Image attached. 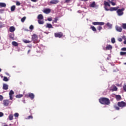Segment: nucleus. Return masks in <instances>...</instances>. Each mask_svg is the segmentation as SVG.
<instances>
[{"instance_id":"1a4fd4ad","label":"nucleus","mask_w":126,"mask_h":126,"mask_svg":"<svg viewBox=\"0 0 126 126\" xmlns=\"http://www.w3.org/2000/svg\"><path fill=\"white\" fill-rule=\"evenodd\" d=\"M110 90L111 91H117V90H118V88L115 85H112L110 88Z\"/></svg>"},{"instance_id":"774afa93","label":"nucleus","mask_w":126,"mask_h":126,"mask_svg":"<svg viewBox=\"0 0 126 126\" xmlns=\"http://www.w3.org/2000/svg\"><path fill=\"white\" fill-rule=\"evenodd\" d=\"M2 70L1 69V68H0V72L2 71Z\"/></svg>"},{"instance_id":"a878e982","label":"nucleus","mask_w":126,"mask_h":126,"mask_svg":"<svg viewBox=\"0 0 126 126\" xmlns=\"http://www.w3.org/2000/svg\"><path fill=\"white\" fill-rule=\"evenodd\" d=\"M9 38H10L11 40H14V34H10L9 35Z\"/></svg>"},{"instance_id":"8fccbe9b","label":"nucleus","mask_w":126,"mask_h":126,"mask_svg":"<svg viewBox=\"0 0 126 126\" xmlns=\"http://www.w3.org/2000/svg\"><path fill=\"white\" fill-rule=\"evenodd\" d=\"M31 1H32V2H37L38 1V0H30Z\"/></svg>"},{"instance_id":"864d4df0","label":"nucleus","mask_w":126,"mask_h":126,"mask_svg":"<svg viewBox=\"0 0 126 126\" xmlns=\"http://www.w3.org/2000/svg\"><path fill=\"white\" fill-rule=\"evenodd\" d=\"M121 51H126V48L123 47V48H121Z\"/></svg>"},{"instance_id":"58836bf2","label":"nucleus","mask_w":126,"mask_h":126,"mask_svg":"<svg viewBox=\"0 0 126 126\" xmlns=\"http://www.w3.org/2000/svg\"><path fill=\"white\" fill-rule=\"evenodd\" d=\"M111 42L112 44H115L116 43V41L115 40V39L114 38L111 39Z\"/></svg>"},{"instance_id":"4d7b16f0","label":"nucleus","mask_w":126,"mask_h":126,"mask_svg":"<svg viewBox=\"0 0 126 126\" xmlns=\"http://www.w3.org/2000/svg\"><path fill=\"white\" fill-rule=\"evenodd\" d=\"M118 41L119 42H122L123 41V39L121 38H118Z\"/></svg>"},{"instance_id":"49530a36","label":"nucleus","mask_w":126,"mask_h":126,"mask_svg":"<svg viewBox=\"0 0 126 126\" xmlns=\"http://www.w3.org/2000/svg\"><path fill=\"white\" fill-rule=\"evenodd\" d=\"M123 90H124V91H126V85H124L123 86Z\"/></svg>"},{"instance_id":"c9c22d12","label":"nucleus","mask_w":126,"mask_h":126,"mask_svg":"<svg viewBox=\"0 0 126 126\" xmlns=\"http://www.w3.org/2000/svg\"><path fill=\"white\" fill-rule=\"evenodd\" d=\"M107 26L109 27V28H112V24H111L110 23H107L106 24Z\"/></svg>"},{"instance_id":"473e14b6","label":"nucleus","mask_w":126,"mask_h":126,"mask_svg":"<svg viewBox=\"0 0 126 126\" xmlns=\"http://www.w3.org/2000/svg\"><path fill=\"white\" fill-rule=\"evenodd\" d=\"M122 27L123 29H126V23L122 24Z\"/></svg>"},{"instance_id":"e2e57ef3","label":"nucleus","mask_w":126,"mask_h":126,"mask_svg":"<svg viewBox=\"0 0 126 126\" xmlns=\"http://www.w3.org/2000/svg\"><path fill=\"white\" fill-rule=\"evenodd\" d=\"M124 44H125L126 45V40L124 41Z\"/></svg>"},{"instance_id":"de8ad7c7","label":"nucleus","mask_w":126,"mask_h":126,"mask_svg":"<svg viewBox=\"0 0 126 126\" xmlns=\"http://www.w3.org/2000/svg\"><path fill=\"white\" fill-rule=\"evenodd\" d=\"M16 5H17L18 6H19L20 5V2H19V1H17L16 3Z\"/></svg>"},{"instance_id":"f8f14e48","label":"nucleus","mask_w":126,"mask_h":126,"mask_svg":"<svg viewBox=\"0 0 126 126\" xmlns=\"http://www.w3.org/2000/svg\"><path fill=\"white\" fill-rule=\"evenodd\" d=\"M115 28L117 31H118V32H122V27L116 26L115 27Z\"/></svg>"},{"instance_id":"7c9ffc66","label":"nucleus","mask_w":126,"mask_h":126,"mask_svg":"<svg viewBox=\"0 0 126 126\" xmlns=\"http://www.w3.org/2000/svg\"><path fill=\"white\" fill-rule=\"evenodd\" d=\"M115 98L117 101H119L121 99V96L120 95H116Z\"/></svg>"},{"instance_id":"9d476101","label":"nucleus","mask_w":126,"mask_h":126,"mask_svg":"<svg viewBox=\"0 0 126 126\" xmlns=\"http://www.w3.org/2000/svg\"><path fill=\"white\" fill-rule=\"evenodd\" d=\"M119 7H111L109 9L110 11H117L118 9H119Z\"/></svg>"},{"instance_id":"9b49d317","label":"nucleus","mask_w":126,"mask_h":126,"mask_svg":"<svg viewBox=\"0 0 126 126\" xmlns=\"http://www.w3.org/2000/svg\"><path fill=\"white\" fill-rule=\"evenodd\" d=\"M4 105L5 106V107H7L8 105H9V100H4L3 101Z\"/></svg>"},{"instance_id":"603ef678","label":"nucleus","mask_w":126,"mask_h":126,"mask_svg":"<svg viewBox=\"0 0 126 126\" xmlns=\"http://www.w3.org/2000/svg\"><path fill=\"white\" fill-rule=\"evenodd\" d=\"M115 109H116L117 111H119V110H120V108H119V107H118V106H115Z\"/></svg>"},{"instance_id":"6ab92c4d","label":"nucleus","mask_w":126,"mask_h":126,"mask_svg":"<svg viewBox=\"0 0 126 126\" xmlns=\"http://www.w3.org/2000/svg\"><path fill=\"white\" fill-rule=\"evenodd\" d=\"M12 45L14 46V47H17L18 46V43L15 41H13L12 42Z\"/></svg>"},{"instance_id":"393cba45","label":"nucleus","mask_w":126,"mask_h":126,"mask_svg":"<svg viewBox=\"0 0 126 126\" xmlns=\"http://www.w3.org/2000/svg\"><path fill=\"white\" fill-rule=\"evenodd\" d=\"M95 5H96V3L95 2H93L91 5H90V7H95Z\"/></svg>"},{"instance_id":"20e7f679","label":"nucleus","mask_w":126,"mask_h":126,"mask_svg":"<svg viewBox=\"0 0 126 126\" xmlns=\"http://www.w3.org/2000/svg\"><path fill=\"white\" fill-rule=\"evenodd\" d=\"M63 35V32H58L54 33V36L55 38H62Z\"/></svg>"},{"instance_id":"f704fd0d","label":"nucleus","mask_w":126,"mask_h":126,"mask_svg":"<svg viewBox=\"0 0 126 126\" xmlns=\"http://www.w3.org/2000/svg\"><path fill=\"white\" fill-rule=\"evenodd\" d=\"M25 19H26V17H23L21 19V22H24V21H25Z\"/></svg>"},{"instance_id":"ddd939ff","label":"nucleus","mask_w":126,"mask_h":126,"mask_svg":"<svg viewBox=\"0 0 126 126\" xmlns=\"http://www.w3.org/2000/svg\"><path fill=\"white\" fill-rule=\"evenodd\" d=\"M44 13H46V14H49L51 12V9H45L44 10Z\"/></svg>"},{"instance_id":"cd10ccee","label":"nucleus","mask_w":126,"mask_h":126,"mask_svg":"<svg viewBox=\"0 0 126 126\" xmlns=\"http://www.w3.org/2000/svg\"><path fill=\"white\" fill-rule=\"evenodd\" d=\"M6 75L8 76V77H4V78L3 79H8L9 78V77H10V76H9V74L8 73H6Z\"/></svg>"},{"instance_id":"052dcab7","label":"nucleus","mask_w":126,"mask_h":126,"mask_svg":"<svg viewBox=\"0 0 126 126\" xmlns=\"http://www.w3.org/2000/svg\"><path fill=\"white\" fill-rule=\"evenodd\" d=\"M81 1H84L85 2L86 1H88V0H81Z\"/></svg>"},{"instance_id":"412c9836","label":"nucleus","mask_w":126,"mask_h":126,"mask_svg":"<svg viewBox=\"0 0 126 126\" xmlns=\"http://www.w3.org/2000/svg\"><path fill=\"white\" fill-rule=\"evenodd\" d=\"M104 4L105 6H109V7L111 6V5H110V3H109V2L106 1H104Z\"/></svg>"},{"instance_id":"69168bd1","label":"nucleus","mask_w":126,"mask_h":126,"mask_svg":"<svg viewBox=\"0 0 126 126\" xmlns=\"http://www.w3.org/2000/svg\"><path fill=\"white\" fill-rule=\"evenodd\" d=\"M3 126H8V125L5 124V125H3Z\"/></svg>"},{"instance_id":"b1692460","label":"nucleus","mask_w":126,"mask_h":126,"mask_svg":"<svg viewBox=\"0 0 126 126\" xmlns=\"http://www.w3.org/2000/svg\"><path fill=\"white\" fill-rule=\"evenodd\" d=\"M91 28L92 30H93V31H94V32L97 31V29H96V28L93 26H91Z\"/></svg>"},{"instance_id":"4be33fe9","label":"nucleus","mask_w":126,"mask_h":126,"mask_svg":"<svg viewBox=\"0 0 126 126\" xmlns=\"http://www.w3.org/2000/svg\"><path fill=\"white\" fill-rule=\"evenodd\" d=\"M0 6H1V7H6V4L4 3H0Z\"/></svg>"},{"instance_id":"2eb2a0df","label":"nucleus","mask_w":126,"mask_h":126,"mask_svg":"<svg viewBox=\"0 0 126 126\" xmlns=\"http://www.w3.org/2000/svg\"><path fill=\"white\" fill-rule=\"evenodd\" d=\"M3 89H4V90H7V89H8V85L3 84Z\"/></svg>"},{"instance_id":"f257e3e1","label":"nucleus","mask_w":126,"mask_h":126,"mask_svg":"<svg viewBox=\"0 0 126 126\" xmlns=\"http://www.w3.org/2000/svg\"><path fill=\"white\" fill-rule=\"evenodd\" d=\"M99 102L103 105H110V100L107 98H102L100 99Z\"/></svg>"},{"instance_id":"dca6fc26","label":"nucleus","mask_w":126,"mask_h":126,"mask_svg":"<svg viewBox=\"0 0 126 126\" xmlns=\"http://www.w3.org/2000/svg\"><path fill=\"white\" fill-rule=\"evenodd\" d=\"M46 28H53V26L51 24L47 23L46 26Z\"/></svg>"},{"instance_id":"c756f323","label":"nucleus","mask_w":126,"mask_h":126,"mask_svg":"<svg viewBox=\"0 0 126 126\" xmlns=\"http://www.w3.org/2000/svg\"><path fill=\"white\" fill-rule=\"evenodd\" d=\"M38 22L39 24H44V21H43L42 20H38Z\"/></svg>"},{"instance_id":"a18cd8bd","label":"nucleus","mask_w":126,"mask_h":126,"mask_svg":"<svg viewBox=\"0 0 126 126\" xmlns=\"http://www.w3.org/2000/svg\"><path fill=\"white\" fill-rule=\"evenodd\" d=\"M18 116H19V114H18V113H15L14 116H15L16 118H18Z\"/></svg>"},{"instance_id":"338daca9","label":"nucleus","mask_w":126,"mask_h":126,"mask_svg":"<svg viewBox=\"0 0 126 126\" xmlns=\"http://www.w3.org/2000/svg\"><path fill=\"white\" fill-rule=\"evenodd\" d=\"M124 64L125 65H126V62L125 63H124Z\"/></svg>"},{"instance_id":"c85d7f7f","label":"nucleus","mask_w":126,"mask_h":126,"mask_svg":"<svg viewBox=\"0 0 126 126\" xmlns=\"http://www.w3.org/2000/svg\"><path fill=\"white\" fill-rule=\"evenodd\" d=\"M9 119L10 121H12V120H13V115L10 114L9 116Z\"/></svg>"},{"instance_id":"e433bc0d","label":"nucleus","mask_w":126,"mask_h":126,"mask_svg":"<svg viewBox=\"0 0 126 126\" xmlns=\"http://www.w3.org/2000/svg\"><path fill=\"white\" fill-rule=\"evenodd\" d=\"M29 28L31 30H33V29H34V26H33V25H31L30 26Z\"/></svg>"},{"instance_id":"bb28decb","label":"nucleus","mask_w":126,"mask_h":126,"mask_svg":"<svg viewBox=\"0 0 126 126\" xmlns=\"http://www.w3.org/2000/svg\"><path fill=\"white\" fill-rule=\"evenodd\" d=\"M120 56H126V52H120Z\"/></svg>"},{"instance_id":"423d86ee","label":"nucleus","mask_w":126,"mask_h":126,"mask_svg":"<svg viewBox=\"0 0 126 126\" xmlns=\"http://www.w3.org/2000/svg\"><path fill=\"white\" fill-rule=\"evenodd\" d=\"M117 105L119 107H120V108H124V107H126V104L125 102L121 101V102H118Z\"/></svg>"},{"instance_id":"3c124183","label":"nucleus","mask_w":126,"mask_h":126,"mask_svg":"<svg viewBox=\"0 0 126 126\" xmlns=\"http://www.w3.org/2000/svg\"><path fill=\"white\" fill-rule=\"evenodd\" d=\"M3 117V113L0 112V117Z\"/></svg>"},{"instance_id":"37998d69","label":"nucleus","mask_w":126,"mask_h":126,"mask_svg":"<svg viewBox=\"0 0 126 126\" xmlns=\"http://www.w3.org/2000/svg\"><path fill=\"white\" fill-rule=\"evenodd\" d=\"M98 30H99V31H100V30H102V29H103V27H101V26H99L97 28Z\"/></svg>"},{"instance_id":"79ce46f5","label":"nucleus","mask_w":126,"mask_h":126,"mask_svg":"<svg viewBox=\"0 0 126 126\" xmlns=\"http://www.w3.org/2000/svg\"><path fill=\"white\" fill-rule=\"evenodd\" d=\"M104 8L106 11H109V10H110V9H108V7H107V6H105Z\"/></svg>"},{"instance_id":"13d9d810","label":"nucleus","mask_w":126,"mask_h":126,"mask_svg":"<svg viewBox=\"0 0 126 126\" xmlns=\"http://www.w3.org/2000/svg\"><path fill=\"white\" fill-rule=\"evenodd\" d=\"M3 11H4V9H0V13H2L3 12Z\"/></svg>"},{"instance_id":"aec40b11","label":"nucleus","mask_w":126,"mask_h":126,"mask_svg":"<svg viewBox=\"0 0 126 126\" xmlns=\"http://www.w3.org/2000/svg\"><path fill=\"white\" fill-rule=\"evenodd\" d=\"M58 20L59 19L58 18V17L55 18L54 20L52 21V24H54V23H57Z\"/></svg>"},{"instance_id":"a211bd4d","label":"nucleus","mask_w":126,"mask_h":126,"mask_svg":"<svg viewBox=\"0 0 126 126\" xmlns=\"http://www.w3.org/2000/svg\"><path fill=\"white\" fill-rule=\"evenodd\" d=\"M113 47L111 45H109L106 47V50H112Z\"/></svg>"},{"instance_id":"ea45409f","label":"nucleus","mask_w":126,"mask_h":126,"mask_svg":"<svg viewBox=\"0 0 126 126\" xmlns=\"http://www.w3.org/2000/svg\"><path fill=\"white\" fill-rule=\"evenodd\" d=\"M92 24L93 25H98V22H93Z\"/></svg>"},{"instance_id":"f03ea898","label":"nucleus","mask_w":126,"mask_h":126,"mask_svg":"<svg viewBox=\"0 0 126 126\" xmlns=\"http://www.w3.org/2000/svg\"><path fill=\"white\" fill-rule=\"evenodd\" d=\"M25 97H26V98L29 97L31 100H33L34 98H35V95L33 93H29L28 94H25Z\"/></svg>"},{"instance_id":"f3484780","label":"nucleus","mask_w":126,"mask_h":126,"mask_svg":"<svg viewBox=\"0 0 126 126\" xmlns=\"http://www.w3.org/2000/svg\"><path fill=\"white\" fill-rule=\"evenodd\" d=\"M37 18L38 20H42L44 19V16H43V15L40 14L38 16Z\"/></svg>"},{"instance_id":"0e129e2a","label":"nucleus","mask_w":126,"mask_h":126,"mask_svg":"<svg viewBox=\"0 0 126 126\" xmlns=\"http://www.w3.org/2000/svg\"><path fill=\"white\" fill-rule=\"evenodd\" d=\"M23 103H24V104H25V100H23Z\"/></svg>"},{"instance_id":"7ed1b4c3","label":"nucleus","mask_w":126,"mask_h":126,"mask_svg":"<svg viewBox=\"0 0 126 126\" xmlns=\"http://www.w3.org/2000/svg\"><path fill=\"white\" fill-rule=\"evenodd\" d=\"M125 10V8H122V9H118L117 11V13L118 16H122L123 14H124V11Z\"/></svg>"},{"instance_id":"09e8293b","label":"nucleus","mask_w":126,"mask_h":126,"mask_svg":"<svg viewBox=\"0 0 126 126\" xmlns=\"http://www.w3.org/2000/svg\"><path fill=\"white\" fill-rule=\"evenodd\" d=\"M47 20H48V21H52V17L48 18H47Z\"/></svg>"},{"instance_id":"680f3d73","label":"nucleus","mask_w":126,"mask_h":126,"mask_svg":"<svg viewBox=\"0 0 126 126\" xmlns=\"http://www.w3.org/2000/svg\"><path fill=\"white\" fill-rule=\"evenodd\" d=\"M4 81H8V79H4Z\"/></svg>"},{"instance_id":"5fc2aeb1","label":"nucleus","mask_w":126,"mask_h":126,"mask_svg":"<svg viewBox=\"0 0 126 126\" xmlns=\"http://www.w3.org/2000/svg\"><path fill=\"white\" fill-rule=\"evenodd\" d=\"M33 116L32 115L29 116L28 119H32Z\"/></svg>"},{"instance_id":"4c0bfd02","label":"nucleus","mask_w":126,"mask_h":126,"mask_svg":"<svg viewBox=\"0 0 126 126\" xmlns=\"http://www.w3.org/2000/svg\"><path fill=\"white\" fill-rule=\"evenodd\" d=\"M105 23L103 22H98V25H104Z\"/></svg>"},{"instance_id":"6e6d98bb","label":"nucleus","mask_w":126,"mask_h":126,"mask_svg":"<svg viewBox=\"0 0 126 126\" xmlns=\"http://www.w3.org/2000/svg\"><path fill=\"white\" fill-rule=\"evenodd\" d=\"M108 1L109 3H111L112 2L114 1V0H108Z\"/></svg>"},{"instance_id":"39448f33","label":"nucleus","mask_w":126,"mask_h":126,"mask_svg":"<svg viewBox=\"0 0 126 126\" xmlns=\"http://www.w3.org/2000/svg\"><path fill=\"white\" fill-rule=\"evenodd\" d=\"M14 94V92L12 90H10L9 93L10 100H13Z\"/></svg>"},{"instance_id":"0eeeda50","label":"nucleus","mask_w":126,"mask_h":126,"mask_svg":"<svg viewBox=\"0 0 126 126\" xmlns=\"http://www.w3.org/2000/svg\"><path fill=\"white\" fill-rule=\"evenodd\" d=\"M60 1L58 0H52L50 2V4H58Z\"/></svg>"},{"instance_id":"6e6552de","label":"nucleus","mask_w":126,"mask_h":126,"mask_svg":"<svg viewBox=\"0 0 126 126\" xmlns=\"http://www.w3.org/2000/svg\"><path fill=\"white\" fill-rule=\"evenodd\" d=\"M32 40L33 42H36L38 40V36L36 34H33L32 36Z\"/></svg>"},{"instance_id":"72a5a7b5","label":"nucleus","mask_w":126,"mask_h":126,"mask_svg":"<svg viewBox=\"0 0 126 126\" xmlns=\"http://www.w3.org/2000/svg\"><path fill=\"white\" fill-rule=\"evenodd\" d=\"M24 43H25V44H28L29 43H31V41H29V40H23Z\"/></svg>"},{"instance_id":"c03bdc74","label":"nucleus","mask_w":126,"mask_h":126,"mask_svg":"<svg viewBox=\"0 0 126 126\" xmlns=\"http://www.w3.org/2000/svg\"><path fill=\"white\" fill-rule=\"evenodd\" d=\"M3 100V96L2 95H0V101H2Z\"/></svg>"},{"instance_id":"2f4dec72","label":"nucleus","mask_w":126,"mask_h":126,"mask_svg":"<svg viewBox=\"0 0 126 126\" xmlns=\"http://www.w3.org/2000/svg\"><path fill=\"white\" fill-rule=\"evenodd\" d=\"M14 10H15V6L13 5L11 7V11L13 12Z\"/></svg>"},{"instance_id":"5701e85b","label":"nucleus","mask_w":126,"mask_h":126,"mask_svg":"<svg viewBox=\"0 0 126 126\" xmlns=\"http://www.w3.org/2000/svg\"><path fill=\"white\" fill-rule=\"evenodd\" d=\"M22 97H23V95L22 94H19L16 95V98H22Z\"/></svg>"},{"instance_id":"bf43d9fd","label":"nucleus","mask_w":126,"mask_h":126,"mask_svg":"<svg viewBox=\"0 0 126 126\" xmlns=\"http://www.w3.org/2000/svg\"><path fill=\"white\" fill-rule=\"evenodd\" d=\"M111 3L112 5H113V6L116 5V3H114V2H111Z\"/></svg>"},{"instance_id":"4468645a","label":"nucleus","mask_w":126,"mask_h":126,"mask_svg":"<svg viewBox=\"0 0 126 126\" xmlns=\"http://www.w3.org/2000/svg\"><path fill=\"white\" fill-rule=\"evenodd\" d=\"M10 32H14L15 31V27L11 26L9 28Z\"/></svg>"},{"instance_id":"a19ab883","label":"nucleus","mask_w":126,"mask_h":126,"mask_svg":"<svg viewBox=\"0 0 126 126\" xmlns=\"http://www.w3.org/2000/svg\"><path fill=\"white\" fill-rule=\"evenodd\" d=\"M71 1V0H65V3H69Z\"/></svg>"}]
</instances>
